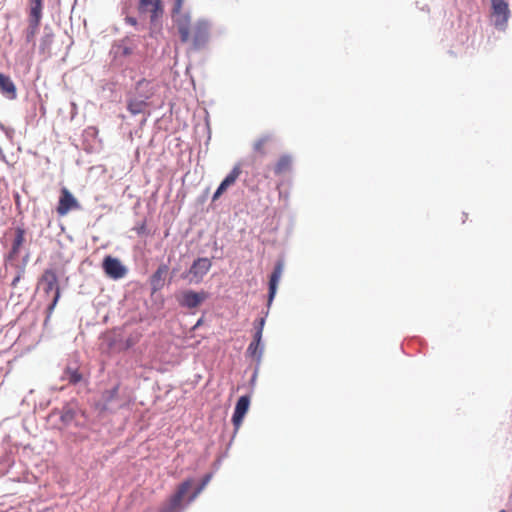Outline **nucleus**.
I'll use <instances>...</instances> for the list:
<instances>
[{"instance_id": "obj_1", "label": "nucleus", "mask_w": 512, "mask_h": 512, "mask_svg": "<svg viewBox=\"0 0 512 512\" xmlns=\"http://www.w3.org/2000/svg\"><path fill=\"white\" fill-rule=\"evenodd\" d=\"M174 24L181 42L189 44L192 50H201L207 46L211 36V23L208 20L192 22L191 15H181Z\"/></svg>"}, {"instance_id": "obj_15", "label": "nucleus", "mask_w": 512, "mask_h": 512, "mask_svg": "<svg viewBox=\"0 0 512 512\" xmlns=\"http://www.w3.org/2000/svg\"><path fill=\"white\" fill-rule=\"evenodd\" d=\"M0 91L8 99L14 100L17 97V89L11 78L0 73Z\"/></svg>"}, {"instance_id": "obj_21", "label": "nucleus", "mask_w": 512, "mask_h": 512, "mask_svg": "<svg viewBox=\"0 0 512 512\" xmlns=\"http://www.w3.org/2000/svg\"><path fill=\"white\" fill-rule=\"evenodd\" d=\"M53 39H54V34L51 31L44 32V35L40 39V45H39V50L42 54L50 53V48H51Z\"/></svg>"}, {"instance_id": "obj_17", "label": "nucleus", "mask_w": 512, "mask_h": 512, "mask_svg": "<svg viewBox=\"0 0 512 512\" xmlns=\"http://www.w3.org/2000/svg\"><path fill=\"white\" fill-rule=\"evenodd\" d=\"M272 141V136L269 134L262 135L256 139L252 145L253 152L258 156H265L267 154V146Z\"/></svg>"}, {"instance_id": "obj_11", "label": "nucleus", "mask_w": 512, "mask_h": 512, "mask_svg": "<svg viewBox=\"0 0 512 512\" xmlns=\"http://www.w3.org/2000/svg\"><path fill=\"white\" fill-rule=\"evenodd\" d=\"M212 266L211 261L208 258H198L195 260L190 267L189 274L193 276L191 281L196 283L200 282L204 275L208 273Z\"/></svg>"}, {"instance_id": "obj_12", "label": "nucleus", "mask_w": 512, "mask_h": 512, "mask_svg": "<svg viewBox=\"0 0 512 512\" xmlns=\"http://www.w3.org/2000/svg\"><path fill=\"white\" fill-rule=\"evenodd\" d=\"M241 172L242 171H241L240 165L234 166L232 171L225 177V179L221 182V184L217 188L216 192L214 193V195L212 197V200L213 201L217 200L226 191V189L228 187L233 185L236 182L237 178L240 176Z\"/></svg>"}, {"instance_id": "obj_33", "label": "nucleus", "mask_w": 512, "mask_h": 512, "mask_svg": "<svg viewBox=\"0 0 512 512\" xmlns=\"http://www.w3.org/2000/svg\"><path fill=\"white\" fill-rule=\"evenodd\" d=\"M201 322H202V320L200 319V320L197 322V324L195 325V327H198L199 325H201Z\"/></svg>"}, {"instance_id": "obj_3", "label": "nucleus", "mask_w": 512, "mask_h": 512, "mask_svg": "<svg viewBox=\"0 0 512 512\" xmlns=\"http://www.w3.org/2000/svg\"><path fill=\"white\" fill-rule=\"evenodd\" d=\"M40 283L43 285V290L46 294L54 292L52 302L48 307V311L52 312L57 305L61 294L56 272L52 269H46L40 278Z\"/></svg>"}, {"instance_id": "obj_32", "label": "nucleus", "mask_w": 512, "mask_h": 512, "mask_svg": "<svg viewBox=\"0 0 512 512\" xmlns=\"http://www.w3.org/2000/svg\"><path fill=\"white\" fill-rule=\"evenodd\" d=\"M143 83H146V81L145 80L139 81L138 86H141Z\"/></svg>"}, {"instance_id": "obj_24", "label": "nucleus", "mask_w": 512, "mask_h": 512, "mask_svg": "<svg viewBox=\"0 0 512 512\" xmlns=\"http://www.w3.org/2000/svg\"><path fill=\"white\" fill-rule=\"evenodd\" d=\"M185 0H174L173 7L171 9V16L174 22H176V18L181 15H190L189 13H183V5Z\"/></svg>"}, {"instance_id": "obj_16", "label": "nucleus", "mask_w": 512, "mask_h": 512, "mask_svg": "<svg viewBox=\"0 0 512 512\" xmlns=\"http://www.w3.org/2000/svg\"><path fill=\"white\" fill-rule=\"evenodd\" d=\"M282 273H283V263L281 261H279L276 263L274 270L270 276V280H269V303L273 300V298L276 294L277 286H278L279 280L282 276Z\"/></svg>"}, {"instance_id": "obj_7", "label": "nucleus", "mask_w": 512, "mask_h": 512, "mask_svg": "<svg viewBox=\"0 0 512 512\" xmlns=\"http://www.w3.org/2000/svg\"><path fill=\"white\" fill-rule=\"evenodd\" d=\"M265 320L264 318H260L255 323V333L253 337V341L249 344L247 353L257 361L260 360L262 355L263 348L260 346L262 339V332L264 328Z\"/></svg>"}, {"instance_id": "obj_9", "label": "nucleus", "mask_w": 512, "mask_h": 512, "mask_svg": "<svg viewBox=\"0 0 512 512\" xmlns=\"http://www.w3.org/2000/svg\"><path fill=\"white\" fill-rule=\"evenodd\" d=\"M207 297L208 294L204 291L195 292L192 290H187L182 292L178 298V301L181 306L191 309L198 307L203 301L207 299Z\"/></svg>"}, {"instance_id": "obj_28", "label": "nucleus", "mask_w": 512, "mask_h": 512, "mask_svg": "<svg viewBox=\"0 0 512 512\" xmlns=\"http://www.w3.org/2000/svg\"><path fill=\"white\" fill-rule=\"evenodd\" d=\"M23 275H24V269L21 268L19 270V272L17 273V275L15 276V278L13 279L11 286L15 288L17 286V284L19 283V281L21 280V278L23 277Z\"/></svg>"}, {"instance_id": "obj_23", "label": "nucleus", "mask_w": 512, "mask_h": 512, "mask_svg": "<svg viewBox=\"0 0 512 512\" xmlns=\"http://www.w3.org/2000/svg\"><path fill=\"white\" fill-rule=\"evenodd\" d=\"M64 379L68 380L71 384H76L81 381L82 375L77 369L67 368L64 372Z\"/></svg>"}, {"instance_id": "obj_30", "label": "nucleus", "mask_w": 512, "mask_h": 512, "mask_svg": "<svg viewBox=\"0 0 512 512\" xmlns=\"http://www.w3.org/2000/svg\"><path fill=\"white\" fill-rule=\"evenodd\" d=\"M125 22L131 26H136L137 25V19L134 18V17H131V16H127L125 18Z\"/></svg>"}, {"instance_id": "obj_29", "label": "nucleus", "mask_w": 512, "mask_h": 512, "mask_svg": "<svg viewBox=\"0 0 512 512\" xmlns=\"http://www.w3.org/2000/svg\"><path fill=\"white\" fill-rule=\"evenodd\" d=\"M73 419V413L71 411H68L66 413H64L62 416H61V420L62 422H64L65 424H67L69 421H71Z\"/></svg>"}, {"instance_id": "obj_31", "label": "nucleus", "mask_w": 512, "mask_h": 512, "mask_svg": "<svg viewBox=\"0 0 512 512\" xmlns=\"http://www.w3.org/2000/svg\"><path fill=\"white\" fill-rule=\"evenodd\" d=\"M270 170H271L270 166H267L265 168L264 173H263V178L264 179H269L270 178Z\"/></svg>"}, {"instance_id": "obj_14", "label": "nucleus", "mask_w": 512, "mask_h": 512, "mask_svg": "<svg viewBox=\"0 0 512 512\" xmlns=\"http://www.w3.org/2000/svg\"><path fill=\"white\" fill-rule=\"evenodd\" d=\"M293 167V158L291 155H281L272 167V170L276 176H281L289 173Z\"/></svg>"}, {"instance_id": "obj_20", "label": "nucleus", "mask_w": 512, "mask_h": 512, "mask_svg": "<svg viewBox=\"0 0 512 512\" xmlns=\"http://www.w3.org/2000/svg\"><path fill=\"white\" fill-rule=\"evenodd\" d=\"M41 20L28 19V26L25 32V38L27 42H33L36 34L38 33Z\"/></svg>"}, {"instance_id": "obj_4", "label": "nucleus", "mask_w": 512, "mask_h": 512, "mask_svg": "<svg viewBox=\"0 0 512 512\" xmlns=\"http://www.w3.org/2000/svg\"><path fill=\"white\" fill-rule=\"evenodd\" d=\"M194 481L187 479L183 481L177 488L176 492L171 496L169 502L160 510V512H179L182 501L189 490L192 488Z\"/></svg>"}, {"instance_id": "obj_6", "label": "nucleus", "mask_w": 512, "mask_h": 512, "mask_svg": "<svg viewBox=\"0 0 512 512\" xmlns=\"http://www.w3.org/2000/svg\"><path fill=\"white\" fill-rule=\"evenodd\" d=\"M102 268L105 274L114 280L121 279L127 274V268L121 263V261L110 255L104 258Z\"/></svg>"}, {"instance_id": "obj_13", "label": "nucleus", "mask_w": 512, "mask_h": 512, "mask_svg": "<svg viewBox=\"0 0 512 512\" xmlns=\"http://www.w3.org/2000/svg\"><path fill=\"white\" fill-rule=\"evenodd\" d=\"M15 236L11 245V249L6 256V260H15L21 250L23 243L25 242L26 231L22 227L15 228Z\"/></svg>"}, {"instance_id": "obj_5", "label": "nucleus", "mask_w": 512, "mask_h": 512, "mask_svg": "<svg viewBox=\"0 0 512 512\" xmlns=\"http://www.w3.org/2000/svg\"><path fill=\"white\" fill-rule=\"evenodd\" d=\"M80 209V204L78 200L73 196V194L66 188L63 187L60 190V197L58 201V205L56 208L57 214L59 216L67 215L71 210Z\"/></svg>"}, {"instance_id": "obj_25", "label": "nucleus", "mask_w": 512, "mask_h": 512, "mask_svg": "<svg viewBox=\"0 0 512 512\" xmlns=\"http://www.w3.org/2000/svg\"><path fill=\"white\" fill-rule=\"evenodd\" d=\"M140 339V334H135V335H131L130 337H128L125 341V343H121V345L119 346L118 350H126V349H129L130 347L134 346Z\"/></svg>"}, {"instance_id": "obj_8", "label": "nucleus", "mask_w": 512, "mask_h": 512, "mask_svg": "<svg viewBox=\"0 0 512 512\" xmlns=\"http://www.w3.org/2000/svg\"><path fill=\"white\" fill-rule=\"evenodd\" d=\"M140 14H150L151 22L158 20L163 14V5L160 0H139Z\"/></svg>"}, {"instance_id": "obj_19", "label": "nucleus", "mask_w": 512, "mask_h": 512, "mask_svg": "<svg viewBox=\"0 0 512 512\" xmlns=\"http://www.w3.org/2000/svg\"><path fill=\"white\" fill-rule=\"evenodd\" d=\"M168 272V266L163 264L158 267L155 273L151 276V285L154 290H158L163 286V278Z\"/></svg>"}, {"instance_id": "obj_34", "label": "nucleus", "mask_w": 512, "mask_h": 512, "mask_svg": "<svg viewBox=\"0 0 512 512\" xmlns=\"http://www.w3.org/2000/svg\"><path fill=\"white\" fill-rule=\"evenodd\" d=\"M499 512H506L505 510H500Z\"/></svg>"}, {"instance_id": "obj_22", "label": "nucleus", "mask_w": 512, "mask_h": 512, "mask_svg": "<svg viewBox=\"0 0 512 512\" xmlns=\"http://www.w3.org/2000/svg\"><path fill=\"white\" fill-rule=\"evenodd\" d=\"M145 107L146 102L143 100L134 99L128 102V110L134 115L142 113Z\"/></svg>"}, {"instance_id": "obj_18", "label": "nucleus", "mask_w": 512, "mask_h": 512, "mask_svg": "<svg viewBox=\"0 0 512 512\" xmlns=\"http://www.w3.org/2000/svg\"><path fill=\"white\" fill-rule=\"evenodd\" d=\"M43 0H29L28 19L42 20Z\"/></svg>"}, {"instance_id": "obj_2", "label": "nucleus", "mask_w": 512, "mask_h": 512, "mask_svg": "<svg viewBox=\"0 0 512 512\" xmlns=\"http://www.w3.org/2000/svg\"><path fill=\"white\" fill-rule=\"evenodd\" d=\"M491 18L493 25L500 31H505L511 17V10L507 0H490Z\"/></svg>"}, {"instance_id": "obj_27", "label": "nucleus", "mask_w": 512, "mask_h": 512, "mask_svg": "<svg viewBox=\"0 0 512 512\" xmlns=\"http://www.w3.org/2000/svg\"><path fill=\"white\" fill-rule=\"evenodd\" d=\"M210 478H211V475H206L203 480H202V483L201 485L193 492V494L189 497V501H193L197 496L198 494L202 491V489L207 485V483L210 481Z\"/></svg>"}, {"instance_id": "obj_26", "label": "nucleus", "mask_w": 512, "mask_h": 512, "mask_svg": "<svg viewBox=\"0 0 512 512\" xmlns=\"http://www.w3.org/2000/svg\"><path fill=\"white\" fill-rule=\"evenodd\" d=\"M105 339L108 342L109 349H111V350H118L119 346L121 345V344L117 343L116 337L112 333L106 334Z\"/></svg>"}, {"instance_id": "obj_10", "label": "nucleus", "mask_w": 512, "mask_h": 512, "mask_svg": "<svg viewBox=\"0 0 512 512\" xmlns=\"http://www.w3.org/2000/svg\"><path fill=\"white\" fill-rule=\"evenodd\" d=\"M250 397L247 395L241 396L235 406L232 416V422L236 430H238L243 422V419L249 409Z\"/></svg>"}]
</instances>
